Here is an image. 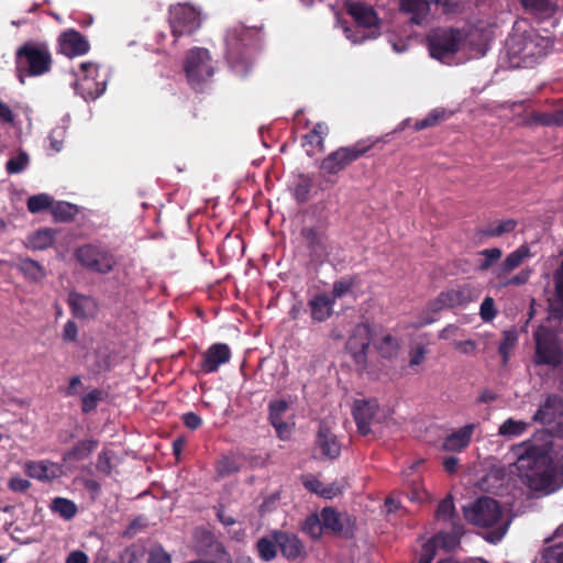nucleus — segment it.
<instances>
[{
  "label": "nucleus",
  "mask_w": 563,
  "mask_h": 563,
  "mask_svg": "<svg viewBox=\"0 0 563 563\" xmlns=\"http://www.w3.org/2000/svg\"><path fill=\"white\" fill-rule=\"evenodd\" d=\"M552 452L553 440L548 432L512 446L518 476L530 489L550 494L563 487V456L554 457Z\"/></svg>",
  "instance_id": "f257e3e1"
},
{
  "label": "nucleus",
  "mask_w": 563,
  "mask_h": 563,
  "mask_svg": "<svg viewBox=\"0 0 563 563\" xmlns=\"http://www.w3.org/2000/svg\"><path fill=\"white\" fill-rule=\"evenodd\" d=\"M262 41L258 27L235 23L227 30V59L236 71H247L251 65L250 51Z\"/></svg>",
  "instance_id": "f03ea898"
},
{
  "label": "nucleus",
  "mask_w": 563,
  "mask_h": 563,
  "mask_svg": "<svg viewBox=\"0 0 563 563\" xmlns=\"http://www.w3.org/2000/svg\"><path fill=\"white\" fill-rule=\"evenodd\" d=\"M468 522L481 528H492L485 536L490 543L499 542L507 532L508 522L503 520V509L492 497L478 498L470 509H464Z\"/></svg>",
  "instance_id": "7ed1b4c3"
},
{
  "label": "nucleus",
  "mask_w": 563,
  "mask_h": 563,
  "mask_svg": "<svg viewBox=\"0 0 563 563\" xmlns=\"http://www.w3.org/2000/svg\"><path fill=\"white\" fill-rule=\"evenodd\" d=\"M16 73L21 84L25 76L37 77L51 70L52 55L46 44L26 42L15 53Z\"/></svg>",
  "instance_id": "20e7f679"
},
{
  "label": "nucleus",
  "mask_w": 563,
  "mask_h": 563,
  "mask_svg": "<svg viewBox=\"0 0 563 563\" xmlns=\"http://www.w3.org/2000/svg\"><path fill=\"white\" fill-rule=\"evenodd\" d=\"M375 143L366 139L347 146H340L321 161L320 169L327 175H338L365 156L374 147Z\"/></svg>",
  "instance_id": "39448f33"
},
{
  "label": "nucleus",
  "mask_w": 563,
  "mask_h": 563,
  "mask_svg": "<svg viewBox=\"0 0 563 563\" xmlns=\"http://www.w3.org/2000/svg\"><path fill=\"white\" fill-rule=\"evenodd\" d=\"M74 257L84 268L101 275L111 273L118 265L117 256L101 243H86L78 246Z\"/></svg>",
  "instance_id": "423d86ee"
},
{
  "label": "nucleus",
  "mask_w": 563,
  "mask_h": 563,
  "mask_svg": "<svg viewBox=\"0 0 563 563\" xmlns=\"http://www.w3.org/2000/svg\"><path fill=\"white\" fill-rule=\"evenodd\" d=\"M536 343L533 362L556 368L563 363V350L558 335L549 328L540 325L533 333Z\"/></svg>",
  "instance_id": "0eeeda50"
},
{
  "label": "nucleus",
  "mask_w": 563,
  "mask_h": 563,
  "mask_svg": "<svg viewBox=\"0 0 563 563\" xmlns=\"http://www.w3.org/2000/svg\"><path fill=\"white\" fill-rule=\"evenodd\" d=\"M464 40L465 36L459 29H434L427 36L430 56L440 62L452 58L460 51Z\"/></svg>",
  "instance_id": "6e6552de"
},
{
  "label": "nucleus",
  "mask_w": 563,
  "mask_h": 563,
  "mask_svg": "<svg viewBox=\"0 0 563 563\" xmlns=\"http://www.w3.org/2000/svg\"><path fill=\"white\" fill-rule=\"evenodd\" d=\"M168 23L176 43L179 37L191 35L200 27V12L190 4L177 3L169 8Z\"/></svg>",
  "instance_id": "1a4fd4ad"
},
{
  "label": "nucleus",
  "mask_w": 563,
  "mask_h": 563,
  "mask_svg": "<svg viewBox=\"0 0 563 563\" xmlns=\"http://www.w3.org/2000/svg\"><path fill=\"white\" fill-rule=\"evenodd\" d=\"M185 71L190 86L197 89L213 75L209 52L200 47L191 49L186 57Z\"/></svg>",
  "instance_id": "9d476101"
},
{
  "label": "nucleus",
  "mask_w": 563,
  "mask_h": 563,
  "mask_svg": "<svg viewBox=\"0 0 563 563\" xmlns=\"http://www.w3.org/2000/svg\"><path fill=\"white\" fill-rule=\"evenodd\" d=\"M79 77L76 82V91L86 100L98 99L107 87L106 79L99 80V66L91 62L80 64Z\"/></svg>",
  "instance_id": "9b49d317"
},
{
  "label": "nucleus",
  "mask_w": 563,
  "mask_h": 563,
  "mask_svg": "<svg viewBox=\"0 0 563 563\" xmlns=\"http://www.w3.org/2000/svg\"><path fill=\"white\" fill-rule=\"evenodd\" d=\"M475 289L470 284L459 285L456 288H451L441 291L437 298L428 302V310L430 312H439L446 308H455L465 306L475 299Z\"/></svg>",
  "instance_id": "f8f14e48"
},
{
  "label": "nucleus",
  "mask_w": 563,
  "mask_h": 563,
  "mask_svg": "<svg viewBox=\"0 0 563 563\" xmlns=\"http://www.w3.org/2000/svg\"><path fill=\"white\" fill-rule=\"evenodd\" d=\"M371 341L372 331L369 325L364 323L357 324L346 342V349L356 364L362 366L366 364Z\"/></svg>",
  "instance_id": "ddd939ff"
},
{
  "label": "nucleus",
  "mask_w": 563,
  "mask_h": 563,
  "mask_svg": "<svg viewBox=\"0 0 563 563\" xmlns=\"http://www.w3.org/2000/svg\"><path fill=\"white\" fill-rule=\"evenodd\" d=\"M231 349L225 343H213L202 354L199 369L203 374L218 372L221 365L230 362Z\"/></svg>",
  "instance_id": "4468645a"
},
{
  "label": "nucleus",
  "mask_w": 563,
  "mask_h": 563,
  "mask_svg": "<svg viewBox=\"0 0 563 563\" xmlns=\"http://www.w3.org/2000/svg\"><path fill=\"white\" fill-rule=\"evenodd\" d=\"M323 528L332 533L349 538L353 534L354 520L347 514H342L333 507H324L321 510Z\"/></svg>",
  "instance_id": "2eb2a0df"
},
{
  "label": "nucleus",
  "mask_w": 563,
  "mask_h": 563,
  "mask_svg": "<svg viewBox=\"0 0 563 563\" xmlns=\"http://www.w3.org/2000/svg\"><path fill=\"white\" fill-rule=\"evenodd\" d=\"M300 234L312 258H321L328 254L329 239L324 227L320 224L305 227Z\"/></svg>",
  "instance_id": "dca6fc26"
},
{
  "label": "nucleus",
  "mask_w": 563,
  "mask_h": 563,
  "mask_svg": "<svg viewBox=\"0 0 563 563\" xmlns=\"http://www.w3.org/2000/svg\"><path fill=\"white\" fill-rule=\"evenodd\" d=\"M448 7L450 0H400V9L410 15V22L416 25H424L428 22L431 4Z\"/></svg>",
  "instance_id": "f3484780"
},
{
  "label": "nucleus",
  "mask_w": 563,
  "mask_h": 563,
  "mask_svg": "<svg viewBox=\"0 0 563 563\" xmlns=\"http://www.w3.org/2000/svg\"><path fill=\"white\" fill-rule=\"evenodd\" d=\"M197 552L201 555H210L221 560L222 563H232V556L224 544L208 530H202L197 537Z\"/></svg>",
  "instance_id": "a211bd4d"
},
{
  "label": "nucleus",
  "mask_w": 563,
  "mask_h": 563,
  "mask_svg": "<svg viewBox=\"0 0 563 563\" xmlns=\"http://www.w3.org/2000/svg\"><path fill=\"white\" fill-rule=\"evenodd\" d=\"M271 536L276 541L282 555L287 560L295 561L302 558L305 554V547L296 534L287 531L274 530Z\"/></svg>",
  "instance_id": "6ab92c4d"
},
{
  "label": "nucleus",
  "mask_w": 563,
  "mask_h": 563,
  "mask_svg": "<svg viewBox=\"0 0 563 563\" xmlns=\"http://www.w3.org/2000/svg\"><path fill=\"white\" fill-rule=\"evenodd\" d=\"M563 412V398L556 394H550L534 412L532 420L541 424L554 423Z\"/></svg>",
  "instance_id": "aec40b11"
},
{
  "label": "nucleus",
  "mask_w": 563,
  "mask_h": 563,
  "mask_svg": "<svg viewBox=\"0 0 563 563\" xmlns=\"http://www.w3.org/2000/svg\"><path fill=\"white\" fill-rule=\"evenodd\" d=\"M59 46L60 52L68 57L85 55L90 49L87 38L80 32L73 29L65 31L60 35Z\"/></svg>",
  "instance_id": "412c9836"
},
{
  "label": "nucleus",
  "mask_w": 563,
  "mask_h": 563,
  "mask_svg": "<svg viewBox=\"0 0 563 563\" xmlns=\"http://www.w3.org/2000/svg\"><path fill=\"white\" fill-rule=\"evenodd\" d=\"M67 303L77 319H92L98 312V303L92 297L76 291L68 295Z\"/></svg>",
  "instance_id": "4be33fe9"
},
{
  "label": "nucleus",
  "mask_w": 563,
  "mask_h": 563,
  "mask_svg": "<svg viewBox=\"0 0 563 563\" xmlns=\"http://www.w3.org/2000/svg\"><path fill=\"white\" fill-rule=\"evenodd\" d=\"M538 36L534 34L528 35H512L508 40L509 51L512 55L521 58L541 56L542 48H538Z\"/></svg>",
  "instance_id": "5701e85b"
},
{
  "label": "nucleus",
  "mask_w": 563,
  "mask_h": 563,
  "mask_svg": "<svg viewBox=\"0 0 563 563\" xmlns=\"http://www.w3.org/2000/svg\"><path fill=\"white\" fill-rule=\"evenodd\" d=\"M532 256L531 250L527 244L520 245L515 251L510 252L500 265L494 271V275L497 279L509 276L511 272L521 266L526 260Z\"/></svg>",
  "instance_id": "b1692460"
},
{
  "label": "nucleus",
  "mask_w": 563,
  "mask_h": 563,
  "mask_svg": "<svg viewBox=\"0 0 563 563\" xmlns=\"http://www.w3.org/2000/svg\"><path fill=\"white\" fill-rule=\"evenodd\" d=\"M376 410L377 405L374 401L356 400L354 402L353 418L360 434L367 435L371 432V423Z\"/></svg>",
  "instance_id": "393cba45"
},
{
  "label": "nucleus",
  "mask_w": 563,
  "mask_h": 563,
  "mask_svg": "<svg viewBox=\"0 0 563 563\" xmlns=\"http://www.w3.org/2000/svg\"><path fill=\"white\" fill-rule=\"evenodd\" d=\"M316 444L321 450L323 457L335 460L340 456L341 444L338 441L336 435L325 424H320L316 438Z\"/></svg>",
  "instance_id": "a878e982"
},
{
  "label": "nucleus",
  "mask_w": 563,
  "mask_h": 563,
  "mask_svg": "<svg viewBox=\"0 0 563 563\" xmlns=\"http://www.w3.org/2000/svg\"><path fill=\"white\" fill-rule=\"evenodd\" d=\"M334 300L329 294L322 292L314 295L308 301L310 317L313 322H324L333 313Z\"/></svg>",
  "instance_id": "bb28decb"
},
{
  "label": "nucleus",
  "mask_w": 563,
  "mask_h": 563,
  "mask_svg": "<svg viewBox=\"0 0 563 563\" xmlns=\"http://www.w3.org/2000/svg\"><path fill=\"white\" fill-rule=\"evenodd\" d=\"M476 427L475 423H470L449 434L443 441V450L461 452L466 449L472 441V435Z\"/></svg>",
  "instance_id": "cd10ccee"
},
{
  "label": "nucleus",
  "mask_w": 563,
  "mask_h": 563,
  "mask_svg": "<svg viewBox=\"0 0 563 563\" xmlns=\"http://www.w3.org/2000/svg\"><path fill=\"white\" fill-rule=\"evenodd\" d=\"M455 543L456 540L451 534L445 532L437 533L434 538L423 543L418 563H431L435 556L438 544L443 548H451Z\"/></svg>",
  "instance_id": "c85d7f7f"
},
{
  "label": "nucleus",
  "mask_w": 563,
  "mask_h": 563,
  "mask_svg": "<svg viewBox=\"0 0 563 563\" xmlns=\"http://www.w3.org/2000/svg\"><path fill=\"white\" fill-rule=\"evenodd\" d=\"M527 123L542 126L563 125V100H559L550 112L532 111L527 118Z\"/></svg>",
  "instance_id": "c756f323"
},
{
  "label": "nucleus",
  "mask_w": 563,
  "mask_h": 563,
  "mask_svg": "<svg viewBox=\"0 0 563 563\" xmlns=\"http://www.w3.org/2000/svg\"><path fill=\"white\" fill-rule=\"evenodd\" d=\"M346 11L360 26L368 29L377 25V14L371 7L360 2H350L346 4Z\"/></svg>",
  "instance_id": "7c9ffc66"
},
{
  "label": "nucleus",
  "mask_w": 563,
  "mask_h": 563,
  "mask_svg": "<svg viewBox=\"0 0 563 563\" xmlns=\"http://www.w3.org/2000/svg\"><path fill=\"white\" fill-rule=\"evenodd\" d=\"M288 408L289 404L284 399L273 400L268 405V419L279 438L288 430L287 423L283 420Z\"/></svg>",
  "instance_id": "2f4dec72"
},
{
  "label": "nucleus",
  "mask_w": 563,
  "mask_h": 563,
  "mask_svg": "<svg viewBox=\"0 0 563 563\" xmlns=\"http://www.w3.org/2000/svg\"><path fill=\"white\" fill-rule=\"evenodd\" d=\"M99 442L93 439L81 440L75 446L64 453V461H81L87 459L98 446Z\"/></svg>",
  "instance_id": "473e14b6"
},
{
  "label": "nucleus",
  "mask_w": 563,
  "mask_h": 563,
  "mask_svg": "<svg viewBox=\"0 0 563 563\" xmlns=\"http://www.w3.org/2000/svg\"><path fill=\"white\" fill-rule=\"evenodd\" d=\"M53 514H57L62 519L69 521L74 519L78 512L77 505L65 497H55L49 504Z\"/></svg>",
  "instance_id": "72a5a7b5"
},
{
  "label": "nucleus",
  "mask_w": 563,
  "mask_h": 563,
  "mask_svg": "<svg viewBox=\"0 0 563 563\" xmlns=\"http://www.w3.org/2000/svg\"><path fill=\"white\" fill-rule=\"evenodd\" d=\"M514 219L498 220L490 222L478 231V234L486 238H499L506 233L512 232L517 227Z\"/></svg>",
  "instance_id": "f704fd0d"
},
{
  "label": "nucleus",
  "mask_w": 563,
  "mask_h": 563,
  "mask_svg": "<svg viewBox=\"0 0 563 563\" xmlns=\"http://www.w3.org/2000/svg\"><path fill=\"white\" fill-rule=\"evenodd\" d=\"M18 269L32 282H42L46 277L45 268L32 258H21L18 263Z\"/></svg>",
  "instance_id": "c9c22d12"
},
{
  "label": "nucleus",
  "mask_w": 563,
  "mask_h": 563,
  "mask_svg": "<svg viewBox=\"0 0 563 563\" xmlns=\"http://www.w3.org/2000/svg\"><path fill=\"white\" fill-rule=\"evenodd\" d=\"M555 286V298L551 305L552 314L556 318L563 317V262L553 274Z\"/></svg>",
  "instance_id": "e433bc0d"
},
{
  "label": "nucleus",
  "mask_w": 563,
  "mask_h": 563,
  "mask_svg": "<svg viewBox=\"0 0 563 563\" xmlns=\"http://www.w3.org/2000/svg\"><path fill=\"white\" fill-rule=\"evenodd\" d=\"M522 5L541 18L553 14L558 7V0H522Z\"/></svg>",
  "instance_id": "4c0bfd02"
},
{
  "label": "nucleus",
  "mask_w": 563,
  "mask_h": 563,
  "mask_svg": "<svg viewBox=\"0 0 563 563\" xmlns=\"http://www.w3.org/2000/svg\"><path fill=\"white\" fill-rule=\"evenodd\" d=\"M449 115L450 113L445 109L435 108L431 110L426 118L417 120L415 122L413 129L418 132L428 128L435 126L442 121L446 120Z\"/></svg>",
  "instance_id": "58836bf2"
},
{
  "label": "nucleus",
  "mask_w": 563,
  "mask_h": 563,
  "mask_svg": "<svg viewBox=\"0 0 563 563\" xmlns=\"http://www.w3.org/2000/svg\"><path fill=\"white\" fill-rule=\"evenodd\" d=\"M276 547L277 543L272 536L260 538L255 545L260 559L264 562H271L277 556Z\"/></svg>",
  "instance_id": "ea45409f"
},
{
  "label": "nucleus",
  "mask_w": 563,
  "mask_h": 563,
  "mask_svg": "<svg viewBox=\"0 0 563 563\" xmlns=\"http://www.w3.org/2000/svg\"><path fill=\"white\" fill-rule=\"evenodd\" d=\"M528 423L512 418L506 419L498 429V434L506 438L519 437L526 432Z\"/></svg>",
  "instance_id": "a19ab883"
},
{
  "label": "nucleus",
  "mask_w": 563,
  "mask_h": 563,
  "mask_svg": "<svg viewBox=\"0 0 563 563\" xmlns=\"http://www.w3.org/2000/svg\"><path fill=\"white\" fill-rule=\"evenodd\" d=\"M376 349L380 356L391 358L398 352V340L391 334H385L377 343Z\"/></svg>",
  "instance_id": "79ce46f5"
},
{
  "label": "nucleus",
  "mask_w": 563,
  "mask_h": 563,
  "mask_svg": "<svg viewBox=\"0 0 563 563\" xmlns=\"http://www.w3.org/2000/svg\"><path fill=\"white\" fill-rule=\"evenodd\" d=\"M77 207L66 201H59L52 206V213L58 221H69L77 214Z\"/></svg>",
  "instance_id": "37998d69"
},
{
  "label": "nucleus",
  "mask_w": 563,
  "mask_h": 563,
  "mask_svg": "<svg viewBox=\"0 0 563 563\" xmlns=\"http://www.w3.org/2000/svg\"><path fill=\"white\" fill-rule=\"evenodd\" d=\"M328 125L323 122H318L317 124H314L313 129L305 135V141L311 146L316 145L319 146L320 150H322L324 137L328 134Z\"/></svg>",
  "instance_id": "c03bdc74"
},
{
  "label": "nucleus",
  "mask_w": 563,
  "mask_h": 563,
  "mask_svg": "<svg viewBox=\"0 0 563 563\" xmlns=\"http://www.w3.org/2000/svg\"><path fill=\"white\" fill-rule=\"evenodd\" d=\"M323 525L321 515L311 514L308 516L303 523H302V530L309 534L312 539H319L323 531Z\"/></svg>",
  "instance_id": "a18cd8bd"
},
{
  "label": "nucleus",
  "mask_w": 563,
  "mask_h": 563,
  "mask_svg": "<svg viewBox=\"0 0 563 563\" xmlns=\"http://www.w3.org/2000/svg\"><path fill=\"white\" fill-rule=\"evenodd\" d=\"M26 206L31 213H38L45 209L52 208L53 198L47 194L34 195L27 199Z\"/></svg>",
  "instance_id": "49530a36"
},
{
  "label": "nucleus",
  "mask_w": 563,
  "mask_h": 563,
  "mask_svg": "<svg viewBox=\"0 0 563 563\" xmlns=\"http://www.w3.org/2000/svg\"><path fill=\"white\" fill-rule=\"evenodd\" d=\"M54 239V232L51 229H44L35 232L30 243L35 250H45L53 245Z\"/></svg>",
  "instance_id": "de8ad7c7"
},
{
  "label": "nucleus",
  "mask_w": 563,
  "mask_h": 563,
  "mask_svg": "<svg viewBox=\"0 0 563 563\" xmlns=\"http://www.w3.org/2000/svg\"><path fill=\"white\" fill-rule=\"evenodd\" d=\"M484 260L478 264L481 272H486L492 268L503 256V251L499 247L485 249L479 252Z\"/></svg>",
  "instance_id": "09e8293b"
},
{
  "label": "nucleus",
  "mask_w": 563,
  "mask_h": 563,
  "mask_svg": "<svg viewBox=\"0 0 563 563\" xmlns=\"http://www.w3.org/2000/svg\"><path fill=\"white\" fill-rule=\"evenodd\" d=\"M104 393L101 389H92L81 398V411L89 413L93 411L99 401L103 400Z\"/></svg>",
  "instance_id": "8fccbe9b"
},
{
  "label": "nucleus",
  "mask_w": 563,
  "mask_h": 563,
  "mask_svg": "<svg viewBox=\"0 0 563 563\" xmlns=\"http://www.w3.org/2000/svg\"><path fill=\"white\" fill-rule=\"evenodd\" d=\"M312 179L307 175L299 177V183L295 187L294 196L298 202H306L309 199L312 189Z\"/></svg>",
  "instance_id": "3c124183"
},
{
  "label": "nucleus",
  "mask_w": 563,
  "mask_h": 563,
  "mask_svg": "<svg viewBox=\"0 0 563 563\" xmlns=\"http://www.w3.org/2000/svg\"><path fill=\"white\" fill-rule=\"evenodd\" d=\"M29 165V156L25 152H20L16 156L11 157L5 164V170L9 175L23 172Z\"/></svg>",
  "instance_id": "603ef678"
},
{
  "label": "nucleus",
  "mask_w": 563,
  "mask_h": 563,
  "mask_svg": "<svg viewBox=\"0 0 563 563\" xmlns=\"http://www.w3.org/2000/svg\"><path fill=\"white\" fill-rule=\"evenodd\" d=\"M531 274H532L531 268L521 269L518 274H516L511 277L506 276L505 278L498 279L499 286L500 287H509V286L526 285L529 282Z\"/></svg>",
  "instance_id": "864d4df0"
},
{
  "label": "nucleus",
  "mask_w": 563,
  "mask_h": 563,
  "mask_svg": "<svg viewBox=\"0 0 563 563\" xmlns=\"http://www.w3.org/2000/svg\"><path fill=\"white\" fill-rule=\"evenodd\" d=\"M239 471L236 462L229 456H221L216 463V472L219 477H227Z\"/></svg>",
  "instance_id": "5fc2aeb1"
},
{
  "label": "nucleus",
  "mask_w": 563,
  "mask_h": 563,
  "mask_svg": "<svg viewBox=\"0 0 563 563\" xmlns=\"http://www.w3.org/2000/svg\"><path fill=\"white\" fill-rule=\"evenodd\" d=\"M455 506L451 496L442 499L437 508L435 518L438 520L449 521L454 517Z\"/></svg>",
  "instance_id": "6e6d98bb"
},
{
  "label": "nucleus",
  "mask_w": 563,
  "mask_h": 563,
  "mask_svg": "<svg viewBox=\"0 0 563 563\" xmlns=\"http://www.w3.org/2000/svg\"><path fill=\"white\" fill-rule=\"evenodd\" d=\"M541 561L543 563H563V543H556L543 549Z\"/></svg>",
  "instance_id": "4d7b16f0"
},
{
  "label": "nucleus",
  "mask_w": 563,
  "mask_h": 563,
  "mask_svg": "<svg viewBox=\"0 0 563 563\" xmlns=\"http://www.w3.org/2000/svg\"><path fill=\"white\" fill-rule=\"evenodd\" d=\"M27 475L38 481H48L51 477L47 474V466L44 462H29L25 465Z\"/></svg>",
  "instance_id": "13d9d810"
},
{
  "label": "nucleus",
  "mask_w": 563,
  "mask_h": 563,
  "mask_svg": "<svg viewBox=\"0 0 563 563\" xmlns=\"http://www.w3.org/2000/svg\"><path fill=\"white\" fill-rule=\"evenodd\" d=\"M517 342V335L512 332H504L503 340L498 345V353L501 355L504 363L508 362L509 353Z\"/></svg>",
  "instance_id": "bf43d9fd"
},
{
  "label": "nucleus",
  "mask_w": 563,
  "mask_h": 563,
  "mask_svg": "<svg viewBox=\"0 0 563 563\" xmlns=\"http://www.w3.org/2000/svg\"><path fill=\"white\" fill-rule=\"evenodd\" d=\"M112 454L110 451L103 450L99 453L96 467L97 470L104 474L106 476L111 475L112 473Z\"/></svg>",
  "instance_id": "052dcab7"
},
{
  "label": "nucleus",
  "mask_w": 563,
  "mask_h": 563,
  "mask_svg": "<svg viewBox=\"0 0 563 563\" xmlns=\"http://www.w3.org/2000/svg\"><path fill=\"white\" fill-rule=\"evenodd\" d=\"M147 563H172V558L161 544H157L151 549Z\"/></svg>",
  "instance_id": "680f3d73"
},
{
  "label": "nucleus",
  "mask_w": 563,
  "mask_h": 563,
  "mask_svg": "<svg viewBox=\"0 0 563 563\" xmlns=\"http://www.w3.org/2000/svg\"><path fill=\"white\" fill-rule=\"evenodd\" d=\"M497 311L495 309V301L492 297H486L481 303L479 314L484 321H492Z\"/></svg>",
  "instance_id": "e2e57ef3"
},
{
  "label": "nucleus",
  "mask_w": 563,
  "mask_h": 563,
  "mask_svg": "<svg viewBox=\"0 0 563 563\" xmlns=\"http://www.w3.org/2000/svg\"><path fill=\"white\" fill-rule=\"evenodd\" d=\"M352 286H353V282L352 280H346V279L336 280L333 284L332 292L330 295L331 298L334 301L338 298H342L344 295H346L349 291H351Z\"/></svg>",
  "instance_id": "0e129e2a"
},
{
  "label": "nucleus",
  "mask_w": 563,
  "mask_h": 563,
  "mask_svg": "<svg viewBox=\"0 0 563 563\" xmlns=\"http://www.w3.org/2000/svg\"><path fill=\"white\" fill-rule=\"evenodd\" d=\"M78 336V327L75 321L68 320L63 329L62 338L65 342H76Z\"/></svg>",
  "instance_id": "69168bd1"
},
{
  "label": "nucleus",
  "mask_w": 563,
  "mask_h": 563,
  "mask_svg": "<svg viewBox=\"0 0 563 563\" xmlns=\"http://www.w3.org/2000/svg\"><path fill=\"white\" fill-rule=\"evenodd\" d=\"M8 486L13 492L24 493L31 487V482L22 477H12Z\"/></svg>",
  "instance_id": "338daca9"
},
{
  "label": "nucleus",
  "mask_w": 563,
  "mask_h": 563,
  "mask_svg": "<svg viewBox=\"0 0 563 563\" xmlns=\"http://www.w3.org/2000/svg\"><path fill=\"white\" fill-rule=\"evenodd\" d=\"M426 349L422 345H418L415 349H412L409 353L410 360L409 364L410 366H418L420 365L424 358H426Z\"/></svg>",
  "instance_id": "774afa93"
}]
</instances>
